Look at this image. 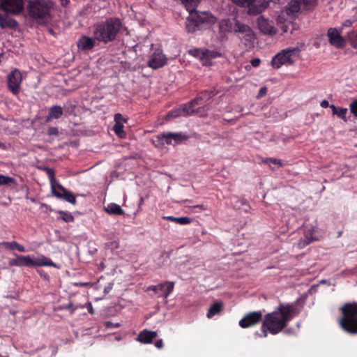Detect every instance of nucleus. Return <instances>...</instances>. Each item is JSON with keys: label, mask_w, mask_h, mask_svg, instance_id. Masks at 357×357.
Returning a JSON list of instances; mask_svg holds the SVG:
<instances>
[{"label": "nucleus", "mask_w": 357, "mask_h": 357, "mask_svg": "<svg viewBox=\"0 0 357 357\" xmlns=\"http://www.w3.org/2000/svg\"><path fill=\"white\" fill-rule=\"evenodd\" d=\"M296 314L295 305L280 304L273 312L264 316L261 325L264 337H267V332L272 335L280 333Z\"/></svg>", "instance_id": "obj_1"}, {"label": "nucleus", "mask_w": 357, "mask_h": 357, "mask_svg": "<svg viewBox=\"0 0 357 357\" xmlns=\"http://www.w3.org/2000/svg\"><path fill=\"white\" fill-rule=\"evenodd\" d=\"M123 28V25L120 19L108 17L95 22L91 26V33L98 39V43L107 45L116 40Z\"/></svg>", "instance_id": "obj_2"}, {"label": "nucleus", "mask_w": 357, "mask_h": 357, "mask_svg": "<svg viewBox=\"0 0 357 357\" xmlns=\"http://www.w3.org/2000/svg\"><path fill=\"white\" fill-rule=\"evenodd\" d=\"M54 7V3L50 0H29L26 8L31 20L40 25H45L52 19L51 12Z\"/></svg>", "instance_id": "obj_3"}, {"label": "nucleus", "mask_w": 357, "mask_h": 357, "mask_svg": "<svg viewBox=\"0 0 357 357\" xmlns=\"http://www.w3.org/2000/svg\"><path fill=\"white\" fill-rule=\"evenodd\" d=\"M342 317L339 321L340 327L350 335L357 334V303H345L341 307Z\"/></svg>", "instance_id": "obj_4"}, {"label": "nucleus", "mask_w": 357, "mask_h": 357, "mask_svg": "<svg viewBox=\"0 0 357 357\" xmlns=\"http://www.w3.org/2000/svg\"><path fill=\"white\" fill-rule=\"evenodd\" d=\"M299 52L298 47L283 50L274 56L271 64L275 68H280L282 65H293L294 59L298 56Z\"/></svg>", "instance_id": "obj_5"}, {"label": "nucleus", "mask_w": 357, "mask_h": 357, "mask_svg": "<svg viewBox=\"0 0 357 357\" xmlns=\"http://www.w3.org/2000/svg\"><path fill=\"white\" fill-rule=\"evenodd\" d=\"M190 15L187 19L186 30L188 33H194L198 29L200 24L211 22V19L213 17L206 12L198 13L191 12L189 13Z\"/></svg>", "instance_id": "obj_6"}, {"label": "nucleus", "mask_w": 357, "mask_h": 357, "mask_svg": "<svg viewBox=\"0 0 357 357\" xmlns=\"http://www.w3.org/2000/svg\"><path fill=\"white\" fill-rule=\"evenodd\" d=\"M188 53L197 58L202 65L205 66H211L212 65V59L220 56V53L216 50H208L204 49H192L188 50Z\"/></svg>", "instance_id": "obj_7"}, {"label": "nucleus", "mask_w": 357, "mask_h": 357, "mask_svg": "<svg viewBox=\"0 0 357 357\" xmlns=\"http://www.w3.org/2000/svg\"><path fill=\"white\" fill-rule=\"evenodd\" d=\"M20 263H21V266L36 267L45 266L57 267L56 264L51 259L43 255L35 259H31L29 255H20Z\"/></svg>", "instance_id": "obj_8"}, {"label": "nucleus", "mask_w": 357, "mask_h": 357, "mask_svg": "<svg viewBox=\"0 0 357 357\" xmlns=\"http://www.w3.org/2000/svg\"><path fill=\"white\" fill-rule=\"evenodd\" d=\"M0 9L11 15H20L24 10V0H0Z\"/></svg>", "instance_id": "obj_9"}, {"label": "nucleus", "mask_w": 357, "mask_h": 357, "mask_svg": "<svg viewBox=\"0 0 357 357\" xmlns=\"http://www.w3.org/2000/svg\"><path fill=\"white\" fill-rule=\"evenodd\" d=\"M240 6H248L250 15H258L262 13L269 5L268 0H263L261 3H254L255 0H233Z\"/></svg>", "instance_id": "obj_10"}, {"label": "nucleus", "mask_w": 357, "mask_h": 357, "mask_svg": "<svg viewBox=\"0 0 357 357\" xmlns=\"http://www.w3.org/2000/svg\"><path fill=\"white\" fill-rule=\"evenodd\" d=\"M235 34L246 47H251L253 45L255 34L248 25L240 23Z\"/></svg>", "instance_id": "obj_11"}, {"label": "nucleus", "mask_w": 357, "mask_h": 357, "mask_svg": "<svg viewBox=\"0 0 357 357\" xmlns=\"http://www.w3.org/2000/svg\"><path fill=\"white\" fill-rule=\"evenodd\" d=\"M174 282L165 281L157 285L149 286L145 291L146 292H149V291H153L157 295V297H164L165 298H167L174 290Z\"/></svg>", "instance_id": "obj_12"}, {"label": "nucleus", "mask_w": 357, "mask_h": 357, "mask_svg": "<svg viewBox=\"0 0 357 357\" xmlns=\"http://www.w3.org/2000/svg\"><path fill=\"white\" fill-rule=\"evenodd\" d=\"M22 82V75L20 70L15 68L8 75V87L13 95L17 96L20 91Z\"/></svg>", "instance_id": "obj_13"}, {"label": "nucleus", "mask_w": 357, "mask_h": 357, "mask_svg": "<svg viewBox=\"0 0 357 357\" xmlns=\"http://www.w3.org/2000/svg\"><path fill=\"white\" fill-rule=\"evenodd\" d=\"M263 314L261 311H253L247 313L238 322L240 327L246 328L256 325L262 321Z\"/></svg>", "instance_id": "obj_14"}, {"label": "nucleus", "mask_w": 357, "mask_h": 357, "mask_svg": "<svg viewBox=\"0 0 357 357\" xmlns=\"http://www.w3.org/2000/svg\"><path fill=\"white\" fill-rule=\"evenodd\" d=\"M98 40L93 36L90 37L86 35L80 36L77 41V47L79 51H91L96 46Z\"/></svg>", "instance_id": "obj_15"}, {"label": "nucleus", "mask_w": 357, "mask_h": 357, "mask_svg": "<svg viewBox=\"0 0 357 357\" xmlns=\"http://www.w3.org/2000/svg\"><path fill=\"white\" fill-rule=\"evenodd\" d=\"M327 36L331 45L338 49H342L345 46V40L335 28H329L327 31Z\"/></svg>", "instance_id": "obj_16"}, {"label": "nucleus", "mask_w": 357, "mask_h": 357, "mask_svg": "<svg viewBox=\"0 0 357 357\" xmlns=\"http://www.w3.org/2000/svg\"><path fill=\"white\" fill-rule=\"evenodd\" d=\"M257 24L260 31L264 35L275 36L277 33V29L274 26L273 21H269L264 16H260L257 20Z\"/></svg>", "instance_id": "obj_17"}, {"label": "nucleus", "mask_w": 357, "mask_h": 357, "mask_svg": "<svg viewBox=\"0 0 357 357\" xmlns=\"http://www.w3.org/2000/svg\"><path fill=\"white\" fill-rule=\"evenodd\" d=\"M241 22L235 19L221 20L219 22V30L220 33H236V30Z\"/></svg>", "instance_id": "obj_18"}, {"label": "nucleus", "mask_w": 357, "mask_h": 357, "mask_svg": "<svg viewBox=\"0 0 357 357\" xmlns=\"http://www.w3.org/2000/svg\"><path fill=\"white\" fill-rule=\"evenodd\" d=\"M167 57L160 50H156L151 55L148 66L153 69L161 68L166 65Z\"/></svg>", "instance_id": "obj_19"}, {"label": "nucleus", "mask_w": 357, "mask_h": 357, "mask_svg": "<svg viewBox=\"0 0 357 357\" xmlns=\"http://www.w3.org/2000/svg\"><path fill=\"white\" fill-rule=\"evenodd\" d=\"M9 13H0V28L1 29H10L11 30H16L18 27V22L9 16Z\"/></svg>", "instance_id": "obj_20"}, {"label": "nucleus", "mask_w": 357, "mask_h": 357, "mask_svg": "<svg viewBox=\"0 0 357 357\" xmlns=\"http://www.w3.org/2000/svg\"><path fill=\"white\" fill-rule=\"evenodd\" d=\"M163 137L165 144L176 145L187 139L182 133L164 132Z\"/></svg>", "instance_id": "obj_21"}, {"label": "nucleus", "mask_w": 357, "mask_h": 357, "mask_svg": "<svg viewBox=\"0 0 357 357\" xmlns=\"http://www.w3.org/2000/svg\"><path fill=\"white\" fill-rule=\"evenodd\" d=\"M157 335H158L155 331H151L145 329L139 333L137 340L142 344H150L152 342L153 340L157 337Z\"/></svg>", "instance_id": "obj_22"}, {"label": "nucleus", "mask_w": 357, "mask_h": 357, "mask_svg": "<svg viewBox=\"0 0 357 357\" xmlns=\"http://www.w3.org/2000/svg\"><path fill=\"white\" fill-rule=\"evenodd\" d=\"M201 105V102H198L195 98L191 100L188 102L181 105L183 112V116H190L197 112L196 107Z\"/></svg>", "instance_id": "obj_23"}, {"label": "nucleus", "mask_w": 357, "mask_h": 357, "mask_svg": "<svg viewBox=\"0 0 357 357\" xmlns=\"http://www.w3.org/2000/svg\"><path fill=\"white\" fill-rule=\"evenodd\" d=\"M63 115V109L59 105H54L48 109V114L45 117V122H50L53 119H59Z\"/></svg>", "instance_id": "obj_24"}, {"label": "nucleus", "mask_w": 357, "mask_h": 357, "mask_svg": "<svg viewBox=\"0 0 357 357\" xmlns=\"http://www.w3.org/2000/svg\"><path fill=\"white\" fill-rule=\"evenodd\" d=\"M315 241H317V238L313 236V230H305L304 238L299 240L297 247L300 249L303 248Z\"/></svg>", "instance_id": "obj_25"}, {"label": "nucleus", "mask_w": 357, "mask_h": 357, "mask_svg": "<svg viewBox=\"0 0 357 357\" xmlns=\"http://www.w3.org/2000/svg\"><path fill=\"white\" fill-rule=\"evenodd\" d=\"M223 310V304L222 302H215L208 309L206 317L208 319L213 318L215 315L218 314Z\"/></svg>", "instance_id": "obj_26"}, {"label": "nucleus", "mask_w": 357, "mask_h": 357, "mask_svg": "<svg viewBox=\"0 0 357 357\" xmlns=\"http://www.w3.org/2000/svg\"><path fill=\"white\" fill-rule=\"evenodd\" d=\"M105 210L109 215H122L124 213L121 207L116 203L109 204Z\"/></svg>", "instance_id": "obj_27"}, {"label": "nucleus", "mask_w": 357, "mask_h": 357, "mask_svg": "<svg viewBox=\"0 0 357 357\" xmlns=\"http://www.w3.org/2000/svg\"><path fill=\"white\" fill-rule=\"evenodd\" d=\"M0 245H1L3 248H5L10 250H17V251H20L22 252H24L26 251L25 248L23 245L18 244L15 241H11V242L4 241L2 243H0Z\"/></svg>", "instance_id": "obj_28"}, {"label": "nucleus", "mask_w": 357, "mask_h": 357, "mask_svg": "<svg viewBox=\"0 0 357 357\" xmlns=\"http://www.w3.org/2000/svg\"><path fill=\"white\" fill-rule=\"evenodd\" d=\"M301 8H302V6L299 0H291L290 3L287 4L286 13H287V15L294 14L298 13Z\"/></svg>", "instance_id": "obj_29"}, {"label": "nucleus", "mask_w": 357, "mask_h": 357, "mask_svg": "<svg viewBox=\"0 0 357 357\" xmlns=\"http://www.w3.org/2000/svg\"><path fill=\"white\" fill-rule=\"evenodd\" d=\"M165 219L169 220L171 222L185 225H188L191 222V219L187 216H181V217H174V216H165Z\"/></svg>", "instance_id": "obj_30"}, {"label": "nucleus", "mask_w": 357, "mask_h": 357, "mask_svg": "<svg viewBox=\"0 0 357 357\" xmlns=\"http://www.w3.org/2000/svg\"><path fill=\"white\" fill-rule=\"evenodd\" d=\"M215 96V93L212 91H204L197 95V97L195 99L202 105L212 97Z\"/></svg>", "instance_id": "obj_31"}, {"label": "nucleus", "mask_w": 357, "mask_h": 357, "mask_svg": "<svg viewBox=\"0 0 357 357\" xmlns=\"http://www.w3.org/2000/svg\"><path fill=\"white\" fill-rule=\"evenodd\" d=\"M56 198L68 202L73 204H76L75 196L69 190L66 191L63 194L56 193Z\"/></svg>", "instance_id": "obj_32"}, {"label": "nucleus", "mask_w": 357, "mask_h": 357, "mask_svg": "<svg viewBox=\"0 0 357 357\" xmlns=\"http://www.w3.org/2000/svg\"><path fill=\"white\" fill-rule=\"evenodd\" d=\"M182 3L184 4V6L186 8L187 10L189 13L191 12H198L196 10L197 6L199 4L200 0H181Z\"/></svg>", "instance_id": "obj_33"}, {"label": "nucleus", "mask_w": 357, "mask_h": 357, "mask_svg": "<svg viewBox=\"0 0 357 357\" xmlns=\"http://www.w3.org/2000/svg\"><path fill=\"white\" fill-rule=\"evenodd\" d=\"M330 108L333 115H337L344 121H347L346 114L347 112V109L346 108L337 107L333 105H331Z\"/></svg>", "instance_id": "obj_34"}, {"label": "nucleus", "mask_w": 357, "mask_h": 357, "mask_svg": "<svg viewBox=\"0 0 357 357\" xmlns=\"http://www.w3.org/2000/svg\"><path fill=\"white\" fill-rule=\"evenodd\" d=\"M123 127V124L118 123L113 126L112 128V130L114 131L115 134L121 139H124L126 137Z\"/></svg>", "instance_id": "obj_35"}, {"label": "nucleus", "mask_w": 357, "mask_h": 357, "mask_svg": "<svg viewBox=\"0 0 357 357\" xmlns=\"http://www.w3.org/2000/svg\"><path fill=\"white\" fill-rule=\"evenodd\" d=\"M183 116V112L181 107L174 110H170L166 115V119L169 120L170 119L177 118L178 116Z\"/></svg>", "instance_id": "obj_36"}, {"label": "nucleus", "mask_w": 357, "mask_h": 357, "mask_svg": "<svg viewBox=\"0 0 357 357\" xmlns=\"http://www.w3.org/2000/svg\"><path fill=\"white\" fill-rule=\"evenodd\" d=\"M52 186V192L54 196L56 197V193L63 194L66 191H68L63 185L58 183H54Z\"/></svg>", "instance_id": "obj_37"}, {"label": "nucleus", "mask_w": 357, "mask_h": 357, "mask_svg": "<svg viewBox=\"0 0 357 357\" xmlns=\"http://www.w3.org/2000/svg\"><path fill=\"white\" fill-rule=\"evenodd\" d=\"M59 218L65 222H71L74 221V217L68 211H58Z\"/></svg>", "instance_id": "obj_38"}, {"label": "nucleus", "mask_w": 357, "mask_h": 357, "mask_svg": "<svg viewBox=\"0 0 357 357\" xmlns=\"http://www.w3.org/2000/svg\"><path fill=\"white\" fill-rule=\"evenodd\" d=\"M152 142L154 144V146L159 149H163L165 142L164 141L163 134L158 135L155 136L153 139Z\"/></svg>", "instance_id": "obj_39"}, {"label": "nucleus", "mask_w": 357, "mask_h": 357, "mask_svg": "<svg viewBox=\"0 0 357 357\" xmlns=\"http://www.w3.org/2000/svg\"><path fill=\"white\" fill-rule=\"evenodd\" d=\"M15 178L13 177L0 174V185H8L15 183Z\"/></svg>", "instance_id": "obj_40"}, {"label": "nucleus", "mask_w": 357, "mask_h": 357, "mask_svg": "<svg viewBox=\"0 0 357 357\" xmlns=\"http://www.w3.org/2000/svg\"><path fill=\"white\" fill-rule=\"evenodd\" d=\"M303 9L308 10L315 5L316 0H300Z\"/></svg>", "instance_id": "obj_41"}, {"label": "nucleus", "mask_w": 357, "mask_h": 357, "mask_svg": "<svg viewBox=\"0 0 357 357\" xmlns=\"http://www.w3.org/2000/svg\"><path fill=\"white\" fill-rule=\"evenodd\" d=\"M45 172L47 174V176L50 180V185H53L54 183H56L55 179V172L54 169H50V168H45Z\"/></svg>", "instance_id": "obj_42"}, {"label": "nucleus", "mask_w": 357, "mask_h": 357, "mask_svg": "<svg viewBox=\"0 0 357 357\" xmlns=\"http://www.w3.org/2000/svg\"><path fill=\"white\" fill-rule=\"evenodd\" d=\"M47 134L50 136H58L59 135V130L58 128L54 126H50L47 128Z\"/></svg>", "instance_id": "obj_43"}, {"label": "nucleus", "mask_w": 357, "mask_h": 357, "mask_svg": "<svg viewBox=\"0 0 357 357\" xmlns=\"http://www.w3.org/2000/svg\"><path fill=\"white\" fill-rule=\"evenodd\" d=\"M114 121H115V124H118V123L123 124V123H126V119H124L123 117L122 114L120 113H116L114 115Z\"/></svg>", "instance_id": "obj_44"}, {"label": "nucleus", "mask_w": 357, "mask_h": 357, "mask_svg": "<svg viewBox=\"0 0 357 357\" xmlns=\"http://www.w3.org/2000/svg\"><path fill=\"white\" fill-rule=\"evenodd\" d=\"M350 112L357 117V99L350 104Z\"/></svg>", "instance_id": "obj_45"}, {"label": "nucleus", "mask_w": 357, "mask_h": 357, "mask_svg": "<svg viewBox=\"0 0 357 357\" xmlns=\"http://www.w3.org/2000/svg\"><path fill=\"white\" fill-rule=\"evenodd\" d=\"M350 45L357 49V33L350 35Z\"/></svg>", "instance_id": "obj_46"}, {"label": "nucleus", "mask_w": 357, "mask_h": 357, "mask_svg": "<svg viewBox=\"0 0 357 357\" xmlns=\"http://www.w3.org/2000/svg\"><path fill=\"white\" fill-rule=\"evenodd\" d=\"M9 265L11 266H20V261H19V255H16L15 259H10L9 260Z\"/></svg>", "instance_id": "obj_47"}, {"label": "nucleus", "mask_w": 357, "mask_h": 357, "mask_svg": "<svg viewBox=\"0 0 357 357\" xmlns=\"http://www.w3.org/2000/svg\"><path fill=\"white\" fill-rule=\"evenodd\" d=\"M267 160L269 161L270 162H272L275 165H278L280 167L282 165V161L280 159H277V158H268L267 159Z\"/></svg>", "instance_id": "obj_48"}, {"label": "nucleus", "mask_w": 357, "mask_h": 357, "mask_svg": "<svg viewBox=\"0 0 357 357\" xmlns=\"http://www.w3.org/2000/svg\"><path fill=\"white\" fill-rule=\"evenodd\" d=\"M155 347L158 349H162L163 348V346H164V342H163V340L162 339H158L157 340L155 343Z\"/></svg>", "instance_id": "obj_49"}, {"label": "nucleus", "mask_w": 357, "mask_h": 357, "mask_svg": "<svg viewBox=\"0 0 357 357\" xmlns=\"http://www.w3.org/2000/svg\"><path fill=\"white\" fill-rule=\"evenodd\" d=\"M267 93V89L264 87H261L259 90V94L257 95V98L264 97V96H266Z\"/></svg>", "instance_id": "obj_50"}, {"label": "nucleus", "mask_w": 357, "mask_h": 357, "mask_svg": "<svg viewBox=\"0 0 357 357\" xmlns=\"http://www.w3.org/2000/svg\"><path fill=\"white\" fill-rule=\"evenodd\" d=\"M113 287V283L112 282H109L108 283V284L107 286L105 287L104 288V290H103V292L107 294L108 293L110 292V291L112 290Z\"/></svg>", "instance_id": "obj_51"}, {"label": "nucleus", "mask_w": 357, "mask_h": 357, "mask_svg": "<svg viewBox=\"0 0 357 357\" xmlns=\"http://www.w3.org/2000/svg\"><path fill=\"white\" fill-rule=\"evenodd\" d=\"M260 63H261V60L259 59H253L250 61L252 66H254V67L259 66Z\"/></svg>", "instance_id": "obj_52"}, {"label": "nucleus", "mask_w": 357, "mask_h": 357, "mask_svg": "<svg viewBox=\"0 0 357 357\" xmlns=\"http://www.w3.org/2000/svg\"><path fill=\"white\" fill-rule=\"evenodd\" d=\"M330 106L331 105H329L328 100H324L321 102V107H323V108L330 107Z\"/></svg>", "instance_id": "obj_53"}, {"label": "nucleus", "mask_w": 357, "mask_h": 357, "mask_svg": "<svg viewBox=\"0 0 357 357\" xmlns=\"http://www.w3.org/2000/svg\"><path fill=\"white\" fill-rule=\"evenodd\" d=\"M38 273L40 275V276L42 278H43L44 279H47L48 278V275L47 273H45L43 271H40L38 270Z\"/></svg>", "instance_id": "obj_54"}, {"label": "nucleus", "mask_w": 357, "mask_h": 357, "mask_svg": "<svg viewBox=\"0 0 357 357\" xmlns=\"http://www.w3.org/2000/svg\"><path fill=\"white\" fill-rule=\"evenodd\" d=\"M87 285H88V283H86V282H79V283L75 284V286H77V287H86Z\"/></svg>", "instance_id": "obj_55"}, {"label": "nucleus", "mask_w": 357, "mask_h": 357, "mask_svg": "<svg viewBox=\"0 0 357 357\" xmlns=\"http://www.w3.org/2000/svg\"><path fill=\"white\" fill-rule=\"evenodd\" d=\"M88 310H89V312L91 314H93L94 313L93 309L91 303L89 304Z\"/></svg>", "instance_id": "obj_56"}, {"label": "nucleus", "mask_w": 357, "mask_h": 357, "mask_svg": "<svg viewBox=\"0 0 357 357\" xmlns=\"http://www.w3.org/2000/svg\"><path fill=\"white\" fill-rule=\"evenodd\" d=\"M73 303H68V304L66 305L64 307H65L66 309L70 310V309H72V308H73Z\"/></svg>", "instance_id": "obj_57"}, {"label": "nucleus", "mask_w": 357, "mask_h": 357, "mask_svg": "<svg viewBox=\"0 0 357 357\" xmlns=\"http://www.w3.org/2000/svg\"><path fill=\"white\" fill-rule=\"evenodd\" d=\"M69 3L68 0H61V4L62 5H66Z\"/></svg>", "instance_id": "obj_58"}, {"label": "nucleus", "mask_w": 357, "mask_h": 357, "mask_svg": "<svg viewBox=\"0 0 357 357\" xmlns=\"http://www.w3.org/2000/svg\"><path fill=\"white\" fill-rule=\"evenodd\" d=\"M144 202V199L142 197L140 198L139 199V206H141Z\"/></svg>", "instance_id": "obj_59"}, {"label": "nucleus", "mask_w": 357, "mask_h": 357, "mask_svg": "<svg viewBox=\"0 0 357 357\" xmlns=\"http://www.w3.org/2000/svg\"><path fill=\"white\" fill-rule=\"evenodd\" d=\"M49 32L50 33V34H53V33H54L53 30H52V29H50Z\"/></svg>", "instance_id": "obj_60"}, {"label": "nucleus", "mask_w": 357, "mask_h": 357, "mask_svg": "<svg viewBox=\"0 0 357 357\" xmlns=\"http://www.w3.org/2000/svg\"><path fill=\"white\" fill-rule=\"evenodd\" d=\"M75 311V308L74 309H72V311H71V313L73 314Z\"/></svg>", "instance_id": "obj_61"}, {"label": "nucleus", "mask_w": 357, "mask_h": 357, "mask_svg": "<svg viewBox=\"0 0 357 357\" xmlns=\"http://www.w3.org/2000/svg\"><path fill=\"white\" fill-rule=\"evenodd\" d=\"M3 146V144L2 143L0 142V148H1Z\"/></svg>", "instance_id": "obj_62"}, {"label": "nucleus", "mask_w": 357, "mask_h": 357, "mask_svg": "<svg viewBox=\"0 0 357 357\" xmlns=\"http://www.w3.org/2000/svg\"><path fill=\"white\" fill-rule=\"evenodd\" d=\"M271 0H268L270 1ZM273 1H278L279 0H272Z\"/></svg>", "instance_id": "obj_63"}, {"label": "nucleus", "mask_w": 357, "mask_h": 357, "mask_svg": "<svg viewBox=\"0 0 357 357\" xmlns=\"http://www.w3.org/2000/svg\"><path fill=\"white\" fill-rule=\"evenodd\" d=\"M2 56V54H0V57Z\"/></svg>", "instance_id": "obj_64"}]
</instances>
